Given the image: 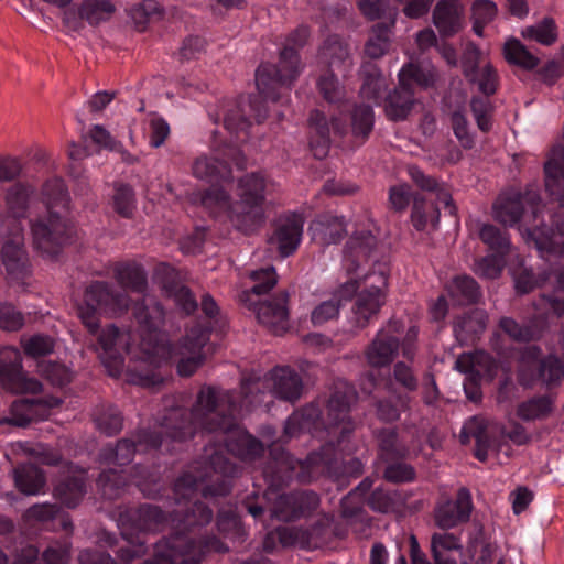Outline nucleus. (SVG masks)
Returning <instances> with one entry per match:
<instances>
[{"label": "nucleus", "mask_w": 564, "mask_h": 564, "mask_svg": "<svg viewBox=\"0 0 564 564\" xmlns=\"http://www.w3.org/2000/svg\"><path fill=\"white\" fill-rule=\"evenodd\" d=\"M262 382L259 379H246L241 383L242 400L240 408H250L263 401ZM236 395L213 387L203 388L191 411L175 406L162 417L161 433L139 431L130 437L121 438L116 446L107 445L99 452L101 465L124 466L132 462L137 451L156 449L163 444L162 433L175 442L186 441L197 430L209 433L228 434L237 427L235 413L238 410Z\"/></svg>", "instance_id": "f257e3e1"}, {"label": "nucleus", "mask_w": 564, "mask_h": 564, "mask_svg": "<svg viewBox=\"0 0 564 564\" xmlns=\"http://www.w3.org/2000/svg\"><path fill=\"white\" fill-rule=\"evenodd\" d=\"M356 400L357 392L354 387L345 381H337L326 401V415L315 403H310L290 415L284 425L286 436L293 437L304 430L326 431L329 440L319 452L308 454L305 460L295 459L282 448L271 449L272 460L263 470L264 477L272 485H281L291 479L310 482L323 470L321 465H330L338 454H354L357 448L352 442L356 422L350 416V410Z\"/></svg>", "instance_id": "f03ea898"}, {"label": "nucleus", "mask_w": 564, "mask_h": 564, "mask_svg": "<svg viewBox=\"0 0 564 564\" xmlns=\"http://www.w3.org/2000/svg\"><path fill=\"white\" fill-rule=\"evenodd\" d=\"M205 452L207 460L183 473L174 484L175 503L180 507L184 505V509L173 512V521H177L183 530L206 525L213 519L212 509L194 500L198 490L205 498L226 496L231 489L230 479L238 473L221 448H206Z\"/></svg>", "instance_id": "7ed1b4c3"}, {"label": "nucleus", "mask_w": 564, "mask_h": 564, "mask_svg": "<svg viewBox=\"0 0 564 564\" xmlns=\"http://www.w3.org/2000/svg\"><path fill=\"white\" fill-rule=\"evenodd\" d=\"M132 315L139 326L140 343L139 352L134 354L137 360L128 369L127 382L154 388L163 382L158 368L173 354L165 334L161 332L165 322V311L154 296L143 294L142 299L133 303Z\"/></svg>", "instance_id": "20e7f679"}, {"label": "nucleus", "mask_w": 564, "mask_h": 564, "mask_svg": "<svg viewBox=\"0 0 564 564\" xmlns=\"http://www.w3.org/2000/svg\"><path fill=\"white\" fill-rule=\"evenodd\" d=\"M130 303L124 290H117L105 281H95L86 289L84 304L78 306L77 315L86 328L95 334L99 328L97 312L119 316L129 310Z\"/></svg>", "instance_id": "39448f33"}, {"label": "nucleus", "mask_w": 564, "mask_h": 564, "mask_svg": "<svg viewBox=\"0 0 564 564\" xmlns=\"http://www.w3.org/2000/svg\"><path fill=\"white\" fill-rule=\"evenodd\" d=\"M202 205L213 212H226L232 225L245 234L264 224V204L240 200L230 203L229 194L221 187L212 186L202 195Z\"/></svg>", "instance_id": "423d86ee"}, {"label": "nucleus", "mask_w": 564, "mask_h": 564, "mask_svg": "<svg viewBox=\"0 0 564 564\" xmlns=\"http://www.w3.org/2000/svg\"><path fill=\"white\" fill-rule=\"evenodd\" d=\"M538 346L527 347L519 360L517 379L520 386L532 388L541 383L547 389L557 388L564 379V364L553 354L541 357Z\"/></svg>", "instance_id": "0eeeda50"}, {"label": "nucleus", "mask_w": 564, "mask_h": 564, "mask_svg": "<svg viewBox=\"0 0 564 564\" xmlns=\"http://www.w3.org/2000/svg\"><path fill=\"white\" fill-rule=\"evenodd\" d=\"M302 72L299 53L291 46H284L280 52L279 62L261 64L256 72V85L259 94L268 100L278 101V89L290 87Z\"/></svg>", "instance_id": "6e6552de"}, {"label": "nucleus", "mask_w": 564, "mask_h": 564, "mask_svg": "<svg viewBox=\"0 0 564 564\" xmlns=\"http://www.w3.org/2000/svg\"><path fill=\"white\" fill-rule=\"evenodd\" d=\"M31 232L34 248L43 257L51 258L72 240L75 227L66 215L47 210L31 221Z\"/></svg>", "instance_id": "1a4fd4ad"}, {"label": "nucleus", "mask_w": 564, "mask_h": 564, "mask_svg": "<svg viewBox=\"0 0 564 564\" xmlns=\"http://www.w3.org/2000/svg\"><path fill=\"white\" fill-rule=\"evenodd\" d=\"M268 115V110L260 97H239L229 102L224 113V127L236 135L237 141H245L251 119L261 123Z\"/></svg>", "instance_id": "9d476101"}, {"label": "nucleus", "mask_w": 564, "mask_h": 564, "mask_svg": "<svg viewBox=\"0 0 564 564\" xmlns=\"http://www.w3.org/2000/svg\"><path fill=\"white\" fill-rule=\"evenodd\" d=\"M288 302L289 293L280 291L273 296L243 303L254 312L259 324L274 335H282L290 327Z\"/></svg>", "instance_id": "9b49d317"}, {"label": "nucleus", "mask_w": 564, "mask_h": 564, "mask_svg": "<svg viewBox=\"0 0 564 564\" xmlns=\"http://www.w3.org/2000/svg\"><path fill=\"white\" fill-rule=\"evenodd\" d=\"M129 338L130 335L120 332L116 325H109L104 328L98 337V343L102 349V352L100 354L101 362L112 377H118L122 371L123 359L121 350H126L132 356L131 361L126 369V373L137 360L134 354L139 352L138 346L133 348L129 343Z\"/></svg>", "instance_id": "f8f14e48"}, {"label": "nucleus", "mask_w": 564, "mask_h": 564, "mask_svg": "<svg viewBox=\"0 0 564 564\" xmlns=\"http://www.w3.org/2000/svg\"><path fill=\"white\" fill-rule=\"evenodd\" d=\"M245 169L246 158L237 145H226L218 156H199L193 163V175L207 182L228 180L231 175L230 164Z\"/></svg>", "instance_id": "ddd939ff"}, {"label": "nucleus", "mask_w": 564, "mask_h": 564, "mask_svg": "<svg viewBox=\"0 0 564 564\" xmlns=\"http://www.w3.org/2000/svg\"><path fill=\"white\" fill-rule=\"evenodd\" d=\"M545 188L560 204V212L552 219V226L564 236V147L552 149L544 164Z\"/></svg>", "instance_id": "4468645a"}, {"label": "nucleus", "mask_w": 564, "mask_h": 564, "mask_svg": "<svg viewBox=\"0 0 564 564\" xmlns=\"http://www.w3.org/2000/svg\"><path fill=\"white\" fill-rule=\"evenodd\" d=\"M200 555L193 542L172 534L158 542L153 557L142 564H199Z\"/></svg>", "instance_id": "2eb2a0df"}, {"label": "nucleus", "mask_w": 564, "mask_h": 564, "mask_svg": "<svg viewBox=\"0 0 564 564\" xmlns=\"http://www.w3.org/2000/svg\"><path fill=\"white\" fill-rule=\"evenodd\" d=\"M210 329L196 325L187 330L181 341V359L177 364V372L183 377L192 376L204 361L203 348L209 340Z\"/></svg>", "instance_id": "dca6fc26"}, {"label": "nucleus", "mask_w": 564, "mask_h": 564, "mask_svg": "<svg viewBox=\"0 0 564 564\" xmlns=\"http://www.w3.org/2000/svg\"><path fill=\"white\" fill-rule=\"evenodd\" d=\"M401 328L400 322L390 321L387 328L377 333L365 351L367 362L371 367L381 368L393 361L400 348L399 338L394 334L400 333Z\"/></svg>", "instance_id": "f3484780"}, {"label": "nucleus", "mask_w": 564, "mask_h": 564, "mask_svg": "<svg viewBox=\"0 0 564 564\" xmlns=\"http://www.w3.org/2000/svg\"><path fill=\"white\" fill-rule=\"evenodd\" d=\"M319 505L318 496L313 491H295L281 495L272 507V517L280 521H295L310 516Z\"/></svg>", "instance_id": "a211bd4d"}, {"label": "nucleus", "mask_w": 564, "mask_h": 564, "mask_svg": "<svg viewBox=\"0 0 564 564\" xmlns=\"http://www.w3.org/2000/svg\"><path fill=\"white\" fill-rule=\"evenodd\" d=\"M322 70L337 72L343 78L352 69L354 61L349 45L337 35L328 36L318 51Z\"/></svg>", "instance_id": "6ab92c4d"}, {"label": "nucleus", "mask_w": 564, "mask_h": 564, "mask_svg": "<svg viewBox=\"0 0 564 564\" xmlns=\"http://www.w3.org/2000/svg\"><path fill=\"white\" fill-rule=\"evenodd\" d=\"M9 360L0 361V384L14 393H39L42 390L41 382L35 378H29L22 370L21 357L17 350L11 351Z\"/></svg>", "instance_id": "aec40b11"}, {"label": "nucleus", "mask_w": 564, "mask_h": 564, "mask_svg": "<svg viewBox=\"0 0 564 564\" xmlns=\"http://www.w3.org/2000/svg\"><path fill=\"white\" fill-rule=\"evenodd\" d=\"M539 197L535 193L528 192L522 195L518 192H509L501 195L494 205L495 219L505 226L518 224L524 210V204H530L535 215Z\"/></svg>", "instance_id": "412c9836"}, {"label": "nucleus", "mask_w": 564, "mask_h": 564, "mask_svg": "<svg viewBox=\"0 0 564 564\" xmlns=\"http://www.w3.org/2000/svg\"><path fill=\"white\" fill-rule=\"evenodd\" d=\"M473 509L471 496L467 488L457 491L456 500H448L435 510V523L438 528L447 530L459 523L467 522Z\"/></svg>", "instance_id": "4be33fe9"}, {"label": "nucleus", "mask_w": 564, "mask_h": 564, "mask_svg": "<svg viewBox=\"0 0 564 564\" xmlns=\"http://www.w3.org/2000/svg\"><path fill=\"white\" fill-rule=\"evenodd\" d=\"M271 393L283 401L291 403L301 399L304 384L300 373L290 367H276L269 373Z\"/></svg>", "instance_id": "5701e85b"}, {"label": "nucleus", "mask_w": 564, "mask_h": 564, "mask_svg": "<svg viewBox=\"0 0 564 564\" xmlns=\"http://www.w3.org/2000/svg\"><path fill=\"white\" fill-rule=\"evenodd\" d=\"M167 520L164 511L153 505H142L138 508H130L120 513L119 523L121 527L130 528L139 532L156 530Z\"/></svg>", "instance_id": "b1692460"}, {"label": "nucleus", "mask_w": 564, "mask_h": 564, "mask_svg": "<svg viewBox=\"0 0 564 564\" xmlns=\"http://www.w3.org/2000/svg\"><path fill=\"white\" fill-rule=\"evenodd\" d=\"M381 285H371L357 295L354 306V319L359 328L368 325L370 318L375 316L384 303L382 289L387 286V278L379 275Z\"/></svg>", "instance_id": "393cba45"}, {"label": "nucleus", "mask_w": 564, "mask_h": 564, "mask_svg": "<svg viewBox=\"0 0 564 564\" xmlns=\"http://www.w3.org/2000/svg\"><path fill=\"white\" fill-rule=\"evenodd\" d=\"M303 234V220L293 215L281 219L271 238L282 257H289L297 249Z\"/></svg>", "instance_id": "a878e982"}, {"label": "nucleus", "mask_w": 564, "mask_h": 564, "mask_svg": "<svg viewBox=\"0 0 564 564\" xmlns=\"http://www.w3.org/2000/svg\"><path fill=\"white\" fill-rule=\"evenodd\" d=\"M464 6L459 0H440L433 10V23L443 36H452L463 28Z\"/></svg>", "instance_id": "bb28decb"}, {"label": "nucleus", "mask_w": 564, "mask_h": 564, "mask_svg": "<svg viewBox=\"0 0 564 564\" xmlns=\"http://www.w3.org/2000/svg\"><path fill=\"white\" fill-rule=\"evenodd\" d=\"M308 232L313 241L328 246L339 242L345 237L346 225L343 217L323 214L311 223Z\"/></svg>", "instance_id": "cd10ccee"}, {"label": "nucleus", "mask_w": 564, "mask_h": 564, "mask_svg": "<svg viewBox=\"0 0 564 564\" xmlns=\"http://www.w3.org/2000/svg\"><path fill=\"white\" fill-rule=\"evenodd\" d=\"M358 283L356 280H350L333 294L329 300L321 302L311 313V321L313 325L321 326L332 319H335L339 315L343 301L348 300L356 293Z\"/></svg>", "instance_id": "c85d7f7f"}, {"label": "nucleus", "mask_w": 564, "mask_h": 564, "mask_svg": "<svg viewBox=\"0 0 564 564\" xmlns=\"http://www.w3.org/2000/svg\"><path fill=\"white\" fill-rule=\"evenodd\" d=\"M319 534V528L314 527L307 532L296 527H279L274 532L265 536L263 547L267 552L273 550V540L276 538L283 547H308L312 544L311 539Z\"/></svg>", "instance_id": "c756f323"}, {"label": "nucleus", "mask_w": 564, "mask_h": 564, "mask_svg": "<svg viewBox=\"0 0 564 564\" xmlns=\"http://www.w3.org/2000/svg\"><path fill=\"white\" fill-rule=\"evenodd\" d=\"M414 90L399 80L398 87L391 91L384 101V113L389 120H405L414 106Z\"/></svg>", "instance_id": "7c9ffc66"}, {"label": "nucleus", "mask_w": 564, "mask_h": 564, "mask_svg": "<svg viewBox=\"0 0 564 564\" xmlns=\"http://www.w3.org/2000/svg\"><path fill=\"white\" fill-rule=\"evenodd\" d=\"M85 481L84 471L72 473L57 482L54 488V496L66 507L74 508L86 492Z\"/></svg>", "instance_id": "2f4dec72"}, {"label": "nucleus", "mask_w": 564, "mask_h": 564, "mask_svg": "<svg viewBox=\"0 0 564 564\" xmlns=\"http://www.w3.org/2000/svg\"><path fill=\"white\" fill-rule=\"evenodd\" d=\"M375 247L376 237L369 231H362L351 237L346 245L347 271L355 272L359 262L366 261Z\"/></svg>", "instance_id": "473e14b6"}, {"label": "nucleus", "mask_w": 564, "mask_h": 564, "mask_svg": "<svg viewBox=\"0 0 564 564\" xmlns=\"http://www.w3.org/2000/svg\"><path fill=\"white\" fill-rule=\"evenodd\" d=\"M13 479L15 487L28 496L40 494L46 484L43 470L32 464L15 467L13 469Z\"/></svg>", "instance_id": "72a5a7b5"}, {"label": "nucleus", "mask_w": 564, "mask_h": 564, "mask_svg": "<svg viewBox=\"0 0 564 564\" xmlns=\"http://www.w3.org/2000/svg\"><path fill=\"white\" fill-rule=\"evenodd\" d=\"M360 74L362 78V85L360 87V95L362 98L378 104L382 98L387 84L386 80L376 64L365 62L361 65Z\"/></svg>", "instance_id": "f704fd0d"}, {"label": "nucleus", "mask_w": 564, "mask_h": 564, "mask_svg": "<svg viewBox=\"0 0 564 564\" xmlns=\"http://www.w3.org/2000/svg\"><path fill=\"white\" fill-rule=\"evenodd\" d=\"M118 284L132 292L145 294L148 279L144 269L137 263H118L113 269Z\"/></svg>", "instance_id": "c9c22d12"}, {"label": "nucleus", "mask_w": 564, "mask_h": 564, "mask_svg": "<svg viewBox=\"0 0 564 564\" xmlns=\"http://www.w3.org/2000/svg\"><path fill=\"white\" fill-rule=\"evenodd\" d=\"M351 137L355 147L362 145L369 138L373 124L375 113L369 105H358L351 111Z\"/></svg>", "instance_id": "e433bc0d"}, {"label": "nucleus", "mask_w": 564, "mask_h": 564, "mask_svg": "<svg viewBox=\"0 0 564 564\" xmlns=\"http://www.w3.org/2000/svg\"><path fill=\"white\" fill-rule=\"evenodd\" d=\"M451 299L458 305L478 302L481 291L478 283L469 275H457L447 284Z\"/></svg>", "instance_id": "4c0bfd02"}, {"label": "nucleus", "mask_w": 564, "mask_h": 564, "mask_svg": "<svg viewBox=\"0 0 564 564\" xmlns=\"http://www.w3.org/2000/svg\"><path fill=\"white\" fill-rule=\"evenodd\" d=\"M22 246L23 242L6 240L1 250L2 261L8 273L17 278L24 276L29 272V259Z\"/></svg>", "instance_id": "58836bf2"}, {"label": "nucleus", "mask_w": 564, "mask_h": 564, "mask_svg": "<svg viewBox=\"0 0 564 564\" xmlns=\"http://www.w3.org/2000/svg\"><path fill=\"white\" fill-rule=\"evenodd\" d=\"M409 174L417 187L426 192H434L438 203L444 204L451 215L455 214L456 207L453 205L452 194L444 185L414 165L409 167Z\"/></svg>", "instance_id": "ea45409f"}, {"label": "nucleus", "mask_w": 564, "mask_h": 564, "mask_svg": "<svg viewBox=\"0 0 564 564\" xmlns=\"http://www.w3.org/2000/svg\"><path fill=\"white\" fill-rule=\"evenodd\" d=\"M440 215V209L434 203L427 202L421 196L414 197L411 221L416 230L436 229Z\"/></svg>", "instance_id": "a19ab883"}, {"label": "nucleus", "mask_w": 564, "mask_h": 564, "mask_svg": "<svg viewBox=\"0 0 564 564\" xmlns=\"http://www.w3.org/2000/svg\"><path fill=\"white\" fill-rule=\"evenodd\" d=\"M394 20L390 24L377 23L370 30L369 37L365 43L364 53L371 59L381 58L390 47L391 28Z\"/></svg>", "instance_id": "79ce46f5"}, {"label": "nucleus", "mask_w": 564, "mask_h": 564, "mask_svg": "<svg viewBox=\"0 0 564 564\" xmlns=\"http://www.w3.org/2000/svg\"><path fill=\"white\" fill-rule=\"evenodd\" d=\"M249 278L253 285L240 294L241 302L252 301L254 296L260 299L261 295H267L278 283V274L273 267L251 271Z\"/></svg>", "instance_id": "37998d69"}, {"label": "nucleus", "mask_w": 564, "mask_h": 564, "mask_svg": "<svg viewBox=\"0 0 564 564\" xmlns=\"http://www.w3.org/2000/svg\"><path fill=\"white\" fill-rule=\"evenodd\" d=\"M129 480L122 470L105 468L97 479V488L104 498L115 500L122 496Z\"/></svg>", "instance_id": "c03bdc74"}, {"label": "nucleus", "mask_w": 564, "mask_h": 564, "mask_svg": "<svg viewBox=\"0 0 564 564\" xmlns=\"http://www.w3.org/2000/svg\"><path fill=\"white\" fill-rule=\"evenodd\" d=\"M488 316L482 310H473L458 316L454 323V333L457 339L468 340L471 336L485 330Z\"/></svg>", "instance_id": "a18cd8bd"}, {"label": "nucleus", "mask_w": 564, "mask_h": 564, "mask_svg": "<svg viewBox=\"0 0 564 564\" xmlns=\"http://www.w3.org/2000/svg\"><path fill=\"white\" fill-rule=\"evenodd\" d=\"M33 192V187L25 183L11 185L4 194L7 213L15 217H25Z\"/></svg>", "instance_id": "49530a36"}, {"label": "nucleus", "mask_w": 564, "mask_h": 564, "mask_svg": "<svg viewBox=\"0 0 564 564\" xmlns=\"http://www.w3.org/2000/svg\"><path fill=\"white\" fill-rule=\"evenodd\" d=\"M265 188V178L259 173H250L239 180L237 196L240 200L264 204Z\"/></svg>", "instance_id": "de8ad7c7"}, {"label": "nucleus", "mask_w": 564, "mask_h": 564, "mask_svg": "<svg viewBox=\"0 0 564 564\" xmlns=\"http://www.w3.org/2000/svg\"><path fill=\"white\" fill-rule=\"evenodd\" d=\"M116 12V6L110 0H85L78 10L79 18L91 25L108 21Z\"/></svg>", "instance_id": "09e8293b"}, {"label": "nucleus", "mask_w": 564, "mask_h": 564, "mask_svg": "<svg viewBox=\"0 0 564 564\" xmlns=\"http://www.w3.org/2000/svg\"><path fill=\"white\" fill-rule=\"evenodd\" d=\"M337 72L321 70L316 80V87L322 97L330 104H337L345 99V86L340 83Z\"/></svg>", "instance_id": "8fccbe9b"}, {"label": "nucleus", "mask_w": 564, "mask_h": 564, "mask_svg": "<svg viewBox=\"0 0 564 564\" xmlns=\"http://www.w3.org/2000/svg\"><path fill=\"white\" fill-rule=\"evenodd\" d=\"M410 402L411 398L406 394L378 400L375 403L377 417L387 423L398 421L401 412L410 409Z\"/></svg>", "instance_id": "3c124183"}, {"label": "nucleus", "mask_w": 564, "mask_h": 564, "mask_svg": "<svg viewBox=\"0 0 564 564\" xmlns=\"http://www.w3.org/2000/svg\"><path fill=\"white\" fill-rule=\"evenodd\" d=\"M94 421L97 429L107 436L119 433L123 426L121 413L112 405L97 408L94 413Z\"/></svg>", "instance_id": "603ef678"}, {"label": "nucleus", "mask_w": 564, "mask_h": 564, "mask_svg": "<svg viewBox=\"0 0 564 564\" xmlns=\"http://www.w3.org/2000/svg\"><path fill=\"white\" fill-rule=\"evenodd\" d=\"M479 238L490 250L499 256H507L510 252L511 242L508 234L491 224H482L480 226Z\"/></svg>", "instance_id": "864d4df0"}, {"label": "nucleus", "mask_w": 564, "mask_h": 564, "mask_svg": "<svg viewBox=\"0 0 564 564\" xmlns=\"http://www.w3.org/2000/svg\"><path fill=\"white\" fill-rule=\"evenodd\" d=\"M522 36L549 46L557 40V26L552 18L545 17L534 25L523 29Z\"/></svg>", "instance_id": "5fc2aeb1"}, {"label": "nucleus", "mask_w": 564, "mask_h": 564, "mask_svg": "<svg viewBox=\"0 0 564 564\" xmlns=\"http://www.w3.org/2000/svg\"><path fill=\"white\" fill-rule=\"evenodd\" d=\"M379 457L386 462L395 460L404 455L405 449L399 444L394 429H382L377 434Z\"/></svg>", "instance_id": "6e6d98bb"}, {"label": "nucleus", "mask_w": 564, "mask_h": 564, "mask_svg": "<svg viewBox=\"0 0 564 564\" xmlns=\"http://www.w3.org/2000/svg\"><path fill=\"white\" fill-rule=\"evenodd\" d=\"M552 412V402L547 397H535L518 405L517 415L523 421L541 420Z\"/></svg>", "instance_id": "4d7b16f0"}, {"label": "nucleus", "mask_w": 564, "mask_h": 564, "mask_svg": "<svg viewBox=\"0 0 564 564\" xmlns=\"http://www.w3.org/2000/svg\"><path fill=\"white\" fill-rule=\"evenodd\" d=\"M505 57L509 63L521 66L525 69H533L539 65V58L529 52V50L516 39L506 43Z\"/></svg>", "instance_id": "13d9d810"}, {"label": "nucleus", "mask_w": 564, "mask_h": 564, "mask_svg": "<svg viewBox=\"0 0 564 564\" xmlns=\"http://www.w3.org/2000/svg\"><path fill=\"white\" fill-rule=\"evenodd\" d=\"M470 111L480 131L488 132L491 130L495 106L487 96L471 97Z\"/></svg>", "instance_id": "bf43d9fd"}, {"label": "nucleus", "mask_w": 564, "mask_h": 564, "mask_svg": "<svg viewBox=\"0 0 564 564\" xmlns=\"http://www.w3.org/2000/svg\"><path fill=\"white\" fill-rule=\"evenodd\" d=\"M225 442L228 451L232 452L243 460H253L263 452V445L261 442L251 435H239L235 444L228 442V438H225Z\"/></svg>", "instance_id": "052dcab7"}, {"label": "nucleus", "mask_w": 564, "mask_h": 564, "mask_svg": "<svg viewBox=\"0 0 564 564\" xmlns=\"http://www.w3.org/2000/svg\"><path fill=\"white\" fill-rule=\"evenodd\" d=\"M476 443L491 442L489 436V421L482 416H473L463 426L459 435L460 443L466 445L470 438Z\"/></svg>", "instance_id": "680f3d73"}, {"label": "nucleus", "mask_w": 564, "mask_h": 564, "mask_svg": "<svg viewBox=\"0 0 564 564\" xmlns=\"http://www.w3.org/2000/svg\"><path fill=\"white\" fill-rule=\"evenodd\" d=\"M164 290L166 295L172 299L175 305L185 314H192L197 310V300L187 286L177 283L165 284Z\"/></svg>", "instance_id": "e2e57ef3"}, {"label": "nucleus", "mask_w": 564, "mask_h": 564, "mask_svg": "<svg viewBox=\"0 0 564 564\" xmlns=\"http://www.w3.org/2000/svg\"><path fill=\"white\" fill-rule=\"evenodd\" d=\"M112 207L121 217L131 218L135 210V195L132 187L124 184L116 185Z\"/></svg>", "instance_id": "0e129e2a"}, {"label": "nucleus", "mask_w": 564, "mask_h": 564, "mask_svg": "<svg viewBox=\"0 0 564 564\" xmlns=\"http://www.w3.org/2000/svg\"><path fill=\"white\" fill-rule=\"evenodd\" d=\"M43 195L46 198L47 210H53L55 207L67 209L69 198L62 180L47 181L43 186Z\"/></svg>", "instance_id": "69168bd1"}, {"label": "nucleus", "mask_w": 564, "mask_h": 564, "mask_svg": "<svg viewBox=\"0 0 564 564\" xmlns=\"http://www.w3.org/2000/svg\"><path fill=\"white\" fill-rule=\"evenodd\" d=\"M132 479L144 497L155 499L162 491L159 479L140 465L133 467Z\"/></svg>", "instance_id": "338daca9"}, {"label": "nucleus", "mask_w": 564, "mask_h": 564, "mask_svg": "<svg viewBox=\"0 0 564 564\" xmlns=\"http://www.w3.org/2000/svg\"><path fill=\"white\" fill-rule=\"evenodd\" d=\"M471 84L477 85L479 91L489 97L497 91L498 74L490 63H486L471 77L467 78Z\"/></svg>", "instance_id": "774afa93"}]
</instances>
